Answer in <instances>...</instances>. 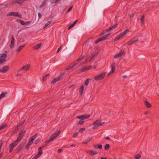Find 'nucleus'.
<instances>
[{"label": "nucleus", "mask_w": 159, "mask_h": 159, "mask_svg": "<svg viewBox=\"0 0 159 159\" xmlns=\"http://www.w3.org/2000/svg\"><path fill=\"white\" fill-rule=\"evenodd\" d=\"M6 124H3L1 126H0V130L3 129L5 127H6Z\"/></svg>", "instance_id": "obj_42"}, {"label": "nucleus", "mask_w": 159, "mask_h": 159, "mask_svg": "<svg viewBox=\"0 0 159 159\" xmlns=\"http://www.w3.org/2000/svg\"><path fill=\"white\" fill-rule=\"evenodd\" d=\"M40 154H39L38 153L37 154H36L34 157L36 158V159H37L39 157H40L41 156Z\"/></svg>", "instance_id": "obj_56"}, {"label": "nucleus", "mask_w": 159, "mask_h": 159, "mask_svg": "<svg viewBox=\"0 0 159 159\" xmlns=\"http://www.w3.org/2000/svg\"><path fill=\"white\" fill-rule=\"evenodd\" d=\"M9 68V67L8 66H4L2 69H0V72L3 73H6L8 71Z\"/></svg>", "instance_id": "obj_10"}, {"label": "nucleus", "mask_w": 159, "mask_h": 159, "mask_svg": "<svg viewBox=\"0 0 159 159\" xmlns=\"http://www.w3.org/2000/svg\"><path fill=\"white\" fill-rule=\"evenodd\" d=\"M11 41L10 45V47L11 48H12L14 47L15 43L14 37L13 35H12L11 36Z\"/></svg>", "instance_id": "obj_12"}, {"label": "nucleus", "mask_w": 159, "mask_h": 159, "mask_svg": "<svg viewBox=\"0 0 159 159\" xmlns=\"http://www.w3.org/2000/svg\"><path fill=\"white\" fill-rule=\"evenodd\" d=\"M37 134H36L34 136H31V138L32 139H33L34 140L36 139V138L37 137Z\"/></svg>", "instance_id": "obj_52"}, {"label": "nucleus", "mask_w": 159, "mask_h": 159, "mask_svg": "<svg viewBox=\"0 0 159 159\" xmlns=\"http://www.w3.org/2000/svg\"><path fill=\"white\" fill-rule=\"evenodd\" d=\"M78 133H75L73 136V137L74 138H75L78 136Z\"/></svg>", "instance_id": "obj_62"}, {"label": "nucleus", "mask_w": 159, "mask_h": 159, "mask_svg": "<svg viewBox=\"0 0 159 159\" xmlns=\"http://www.w3.org/2000/svg\"><path fill=\"white\" fill-rule=\"evenodd\" d=\"M40 139H37L34 142L35 144H36L37 143H38L40 141Z\"/></svg>", "instance_id": "obj_53"}, {"label": "nucleus", "mask_w": 159, "mask_h": 159, "mask_svg": "<svg viewBox=\"0 0 159 159\" xmlns=\"http://www.w3.org/2000/svg\"><path fill=\"white\" fill-rule=\"evenodd\" d=\"M90 115L84 114L81 116H78L77 118L81 120L87 119L90 117Z\"/></svg>", "instance_id": "obj_5"}, {"label": "nucleus", "mask_w": 159, "mask_h": 159, "mask_svg": "<svg viewBox=\"0 0 159 159\" xmlns=\"http://www.w3.org/2000/svg\"><path fill=\"white\" fill-rule=\"evenodd\" d=\"M109 148L110 145L109 144H106L104 147V149L106 150H107Z\"/></svg>", "instance_id": "obj_40"}, {"label": "nucleus", "mask_w": 159, "mask_h": 159, "mask_svg": "<svg viewBox=\"0 0 159 159\" xmlns=\"http://www.w3.org/2000/svg\"><path fill=\"white\" fill-rule=\"evenodd\" d=\"M60 132V131L59 130L58 132H55L52 134L50 137L49 140L45 141L40 148H41L42 149L43 148L47 145V143L51 142L55 139L59 135Z\"/></svg>", "instance_id": "obj_1"}, {"label": "nucleus", "mask_w": 159, "mask_h": 159, "mask_svg": "<svg viewBox=\"0 0 159 159\" xmlns=\"http://www.w3.org/2000/svg\"><path fill=\"white\" fill-rule=\"evenodd\" d=\"M111 71L107 74V76H110L111 74L114 73L115 70V64L114 62H113L111 64Z\"/></svg>", "instance_id": "obj_7"}, {"label": "nucleus", "mask_w": 159, "mask_h": 159, "mask_svg": "<svg viewBox=\"0 0 159 159\" xmlns=\"http://www.w3.org/2000/svg\"><path fill=\"white\" fill-rule=\"evenodd\" d=\"M25 121V120L21 119L20 122L17 124L20 126L23 124Z\"/></svg>", "instance_id": "obj_24"}, {"label": "nucleus", "mask_w": 159, "mask_h": 159, "mask_svg": "<svg viewBox=\"0 0 159 159\" xmlns=\"http://www.w3.org/2000/svg\"><path fill=\"white\" fill-rule=\"evenodd\" d=\"M25 46V44H24L23 45L20 46L17 49H16V52H20L24 47Z\"/></svg>", "instance_id": "obj_27"}, {"label": "nucleus", "mask_w": 159, "mask_h": 159, "mask_svg": "<svg viewBox=\"0 0 159 159\" xmlns=\"http://www.w3.org/2000/svg\"><path fill=\"white\" fill-rule=\"evenodd\" d=\"M17 144H16V143L13 142L10 144L9 147V152L11 153L13 149V148L15 146H16Z\"/></svg>", "instance_id": "obj_6"}, {"label": "nucleus", "mask_w": 159, "mask_h": 159, "mask_svg": "<svg viewBox=\"0 0 159 159\" xmlns=\"http://www.w3.org/2000/svg\"><path fill=\"white\" fill-rule=\"evenodd\" d=\"M19 22L22 25H28L30 23V21H28L26 22H25L22 20H20Z\"/></svg>", "instance_id": "obj_17"}, {"label": "nucleus", "mask_w": 159, "mask_h": 159, "mask_svg": "<svg viewBox=\"0 0 159 159\" xmlns=\"http://www.w3.org/2000/svg\"><path fill=\"white\" fill-rule=\"evenodd\" d=\"M7 16H16L20 18H22V16L20 15L18 12L12 11L8 13L7 15Z\"/></svg>", "instance_id": "obj_3"}, {"label": "nucleus", "mask_w": 159, "mask_h": 159, "mask_svg": "<svg viewBox=\"0 0 159 159\" xmlns=\"http://www.w3.org/2000/svg\"><path fill=\"white\" fill-rule=\"evenodd\" d=\"M110 34H105L101 38L102 39V40H105L110 35Z\"/></svg>", "instance_id": "obj_29"}, {"label": "nucleus", "mask_w": 159, "mask_h": 159, "mask_svg": "<svg viewBox=\"0 0 159 159\" xmlns=\"http://www.w3.org/2000/svg\"><path fill=\"white\" fill-rule=\"evenodd\" d=\"M42 148H41L39 147L38 148V152L39 154H40L41 155H42L43 153V152L42 150Z\"/></svg>", "instance_id": "obj_43"}, {"label": "nucleus", "mask_w": 159, "mask_h": 159, "mask_svg": "<svg viewBox=\"0 0 159 159\" xmlns=\"http://www.w3.org/2000/svg\"><path fill=\"white\" fill-rule=\"evenodd\" d=\"M77 64L78 63L77 62H74L73 65L70 64L68 66L66 67L65 69L66 70H69L70 68H74Z\"/></svg>", "instance_id": "obj_9"}, {"label": "nucleus", "mask_w": 159, "mask_h": 159, "mask_svg": "<svg viewBox=\"0 0 159 159\" xmlns=\"http://www.w3.org/2000/svg\"><path fill=\"white\" fill-rule=\"evenodd\" d=\"M40 154H39L38 153L37 154H36L34 157L36 158V159H37L39 157H40L41 156Z\"/></svg>", "instance_id": "obj_57"}, {"label": "nucleus", "mask_w": 159, "mask_h": 159, "mask_svg": "<svg viewBox=\"0 0 159 159\" xmlns=\"http://www.w3.org/2000/svg\"><path fill=\"white\" fill-rule=\"evenodd\" d=\"M7 55L6 53H4L2 54L0 57V59H4L7 57Z\"/></svg>", "instance_id": "obj_30"}, {"label": "nucleus", "mask_w": 159, "mask_h": 159, "mask_svg": "<svg viewBox=\"0 0 159 159\" xmlns=\"http://www.w3.org/2000/svg\"><path fill=\"white\" fill-rule=\"evenodd\" d=\"M64 74V72L61 73L58 77L54 78L53 80H52L51 82V84H54L56 83V82L60 80L63 76Z\"/></svg>", "instance_id": "obj_4"}, {"label": "nucleus", "mask_w": 159, "mask_h": 159, "mask_svg": "<svg viewBox=\"0 0 159 159\" xmlns=\"http://www.w3.org/2000/svg\"><path fill=\"white\" fill-rule=\"evenodd\" d=\"M7 93V92L2 93L0 95V99L4 97Z\"/></svg>", "instance_id": "obj_35"}, {"label": "nucleus", "mask_w": 159, "mask_h": 159, "mask_svg": "<svg viewBox=\"0 0 159 159\" xmlns=\"http://www.w3.org/2000/svg\"><path fill=\"white\" fill-rule=\"evenodd\" d=\"M75 25L73 24V23L71 25H70L68 27V30H70V29H71V28H72Z\"/></svg>", "instance_id": "obj_59"}, {"label": "nucleus", "mask_w": 159, "mask_h": 159, "mask_svg": "<svg viewBox=\"0 0 159 159\" xmlns=\"http://www.w3.org/2000/svg\"><path fill=\"white\" fill-rule=\"evenodd\" d=\"M129 30L128 29H126L123 32L120 34V38L125 35L127 33L129 32Z\"/></svg>", "instance_id": "obj_15"}, {"label": "nucleus", "mask_w": 159, "mask_h": 159, "mask_svg": "<svg viewBox=\"0 0 159 159\" xmlns=\"http://www.w3.org/2000/svg\"><path fill=\"white\" fill-rule=\"evenodd\" d=\"M102 39V38H99L96 41H95L94 42L95 44H97L98 43H99L100 42H101V41H103Z\"/></svg>", "instance_id": "obj_37"}, {"label": "nucleus", "mask_w": 159, "mask_h": 159, "mask_svg": "<svg viewBox=\"0 0 159 159\" xmlns=\"http://www.w3.org/2000/svg\"><path fill=\"white\" fill-rule=\"evenodd\" d=\"M98 153V152L96 151L91 150L89 151V153L91 156H93L94 155L97 154Z\"/></svg>", "instance_id": "obj_16"}, {"label": "nucleus", "mask_w": 159, "mask_h": 159, "mask_svg": "<svg viewBox=\"0 0 159 159\" xmlns=\"http://www.w3.org/2000/svg\"><path fill=\"white\" fill-rule=\"evenodd\" d=\"M40 154H39L38 153L37 154H36L34 157L36 158V159H37L39 157H40L41 156Z\"/></svg>", "instance_id": "obj_55"}, {"label": "nucleus", "mask_w": 159, "mask_h": 159, "mask_svg": "<svg viewBox=\"0 0 159 159\" xmlns=\"http://www.w3.org/2000/svg\"><path fill=\"white\" fill-rule=\"evenodd\" d=\"M83 57L82 56V55H81L79 57V58L77 59V60L76 61H75V62H77V61H80L81 60H82L83 59Z\"/></svg>", "instance_id": "obj_46"}, {"label": "nucleus", "mask_w": 159, "mask_h": 159, "mask_svg": "<svg viewBox=\"0 0 159 159\" xmlns=\"http://www.w3.org/2000/svg\"><path fill=\"white\" fill-rule=\"evenodd\" d=\"M25 142L24 141L22 142L21 143L19 146L17 148L16 150H17L16 152L17 153L19 152L22 149L25 144Z\"/></svg>", "instance_id": "obj_8"}, {"label": "nucleus", "mask_w": 159, "mask_h": 159, "mask_svg": "<svg viewBox=\"0 0 159 159\" xmlns=\"http://www.w3.org/2000/svg\"><path fill=\"white\" fill-rule=\"evenodd\" d=\"M125 54V52L124 51L121 50L120 51V57L122 56H124Z\"/></svg>", "instance_id": "obj_39"}, {"label": "nucleus", "mask_w": 159, "mask_h": 159, "mask_svg": "<svg viewBox=\"0 0 159 159\" xmlns=\"http://www.w3.org/2000/svg\"><path fill=\"white\" fill-rule=\"evenodd\" d=\"M22 138V137L19 136L18 137L17 139L16 140L14 141V142H15V143H16V144H17L20 141Z\"/></svg>", "instance_id": "obj_25"}, {"label": "nucleus", "mask_w": 159, "mask_h": 159, "mask_svg": "<svg viewBox=\"0 0 159 159\" xmlns=\"http://www.w3.org/2000/svg\"><path fill=\"white\" fill-rule=\"evenodd\" d=\"M73 6H71V7H70L69 8V9H68V10H67V11H66V13H68L73 8Z\"/></svg>", "instance_id": "obj_51"}, {"label": "nucleus", "mask_w": 159, "mask_h": 159, "mask_svg": "<svg viewBox=\"0 0 159 159\" xmlns=\"http://www.w3.org/2000/svg\"><path fill=\"white\" fill-rule=\"evenodd\" d=\"M34 140L33 139H32L31 138H30L29 139V143L32 144L33 143Z\"/></svg>", "instance_id": "obj_48"}, {"label": "nucleus", "mask_w": 159, "mask_h": 159, "mask_svg": "<svg viewBox=\"0 0 159 159\" xmlns=\"http://www.w3.org/2000/svg\"><path fill=\"white\" fill-rule=\"evenodd\" d=\"M98 127V126L97 125H95L93 127V129H97Z\"/></svg>", "instance_id": "obj_63"}, {"label": "nucleus", "mask_w": 159, "mask_h": 159, "mask_svg": "<svg viewBox=\"0 0 159 159\" xmlns=\"http://www.w3.org/2000/svg\"><path fill=\"white\" fill-rule=\"evenodd\" d=\"M93 147L95 148H98L99 149H102V145L101 144H97L94 145H93Z\"/></svg>", "instance_id": "obj_23"}, {"label": "nucleus", "mask_w": 159, "mask_h": 159, "mask_svg": "<svg viewBox=\"0 0 159 159\" xmlns=\"http://www.w3.org/2000/svg\"><path fill=\"white\" fill-rule=\"evenodd\" d=\"M30 67V65L29 64H27L25 65L22 67L21 69L19 70V71H21L22 70H25V71H27L29 70V68Z\"/></svg>", "instance_id": "obj_13"}, {"label": "nucleus", "mask_w": 159, "mask_h": 159, "mask_svg": "<svg viewBox=\"0 0 159 159\" xmlns=\"http://www.w3.org/2000/svg\"><path fill=\"white\" fill-rule=\"evenodd\" d=\"M92 67L91 66H86L83 67L80 69V72L82 73L84 71H87L89 69Z\"/></svg>", "instance_id": "obj_11"}, {"label": "nucleus", "mask_w": 159, "mask_h": 159, "mask_svg": "<svg viewBox=\"0 0 159 159\" xmlns=\"http://www.w3.org/2000/svg\"><path fill=\"white\" fill-rule=\"evenodd\" d=\"M19 127L20 126L19 125L17 124L16 126L14 128V129L13 130V133H14L16 132L19 129Z\"/></svg>", "instance_id": "obj_31"}, {"label": "nucleus", "mask_w": 159, "mask_h": 159, "mask_svg": "<svg viewBox=\"0 0 159 159\" xmlns=\"http://www.w3.org/2000/svg\"><path fill=\"white\" fill-rule=\"evenodd\" d=\"M25 132L26 131L25 130H22L19 132V136L23 138V137L24 135L25 134Z\"/></svg>", "instance_id": "obj_20"}, {"label": "nucleus", "mask_w": 159, "mask_h": 159, "mask_svg": "<svg viewBox=\"0 0 159 159\" xmlns=\"http://www.w3.org/2000/svg\"><path fill=\"white\" fill-rule=\"evenodd\" d=\"M52 21V20H51L50 21H48L45 24V27L47 26L48 25H50Z\"/></svg>", "instance_id": "obj_44"}, {"label": "nucleus", "mask_w": 159, "mask_h": 159, "mask_svg": "<svg viewBox=\"0 0 159 159\" xmlns=\"http://www.w3.org/2000/svg\"><path fill=\"white\" fill-rule=\"evenodd\" d=\"M84 86L83 85H81L80 90L79 92L80 95H82L83 93V91L84 90Z\"/></svg>", "instance_id": "obj_26"}, {"label": "nucleus", "mask_w": 159, "mask_h": 159, "mask_svg": "<svg viewBox=\"0 0 159 159\" xmlns=\"http://www.w3.org/2000/svg\"><path fill=\"white\" fill-rule=\"evenodd\" d=\"M47 2V0H44L42 3L40 5L39 7V8H41L43 7L45 5Z\"/></svg>", "instance_id": "obj_32"}, {"label": "nucleus", "mask_w": 159, "mask_h": 159, "mask_svg": "<svg viewBox=\"0 0 159 159\" xmlns=\"http://www.w3.org/2000/svg\"><path fill=\"white\" fill-rule=\"evenodd\" d=\"M41 43H40L37 44L35 47H33V49L34 50H37L39 49L41 45Z\"/></svg>", "instance_id": "obj_22"}, {"label": "nucleus", "mask_w": 159, "mask_h": 159, "mask_svg": "<svg viewBox=\"0 0 159 159\" xmlns=\"http://www.w3.org/2000/svg\"><path fill=\"white\" fill-rule=\"evenodd\" d=\"M84 122V121L82 120H80L79 121L77 124L80 125H82L83 124Z\"/></svg>", "instance_id": "obj_50"}, {"label": "nucleus", "mask_w": 159, "mask_h": 159, "mask_svg": "<svg viewBox=\"0 0 159 159\" xmlns=\"http://www.w3.org/2000/svg\"><path fill=\"white\" fill-rule=\"evenodd\" d=\"M144 104L148 108L152 106V105L148 102L146 101H144Z\"/></svg>", "instance_id": "obj_21"}, {"label": "nucleus", "mask_w": 159, "mask_h": 159, "mask_svg": "<svg viewBox=\"0 0 159 159\" xmlns=\"http://www.w3.org/2000/svg\"><path fill=\"white\" fill-rule=\"evenodd\" d=\"M85 128L84 127L80 129L79 130V132L80 133H82L84 130Z\"/></svg>", "instance_id": "obj_47"}, {"label": "nucleus", "mask_w": 159, "mask_h": 159, "mask_svg": "<svg viewBox=\"0 0 159 159\" xmlns=\"http://www.w3.org/2000/svg\"><path fill=\"white\" fill-rule=\"evenodd\" d=\"M89 79H87L85 82V83H84V84H85V85L86 86H87L88 85V84H89Z\"/></svg>", "instance_id": "obj_49"}, {"label": "nucleus", "mask_w": 159, "mask_h": 159, "mask_svg": "<svg viewBox=\"0 0 159 159\" xmlns=\"http://www.w3.org/2000/svg\"><path fill=\"white\" fill-rule=\"evenodd\" d=\"M119 39V35L117 36L114 39V41H116L117 40Z\"/></svg>", "instance_id": "obj_61"}, {"label": "nucleus", "mask_w": 159, "mask_h": 159, "mask_svg": "<svg viewBox=\"0 0 159 159\" xmlns=\"http://www.w3.org/2000/svg\"><path fill=\"white\" fill-rule=\"evenodd\" d=\"M6 61V59H0V64H3Z\"/></svg>", "instance_id": "obj_45"}, {"label": "nucleus", "mask_w": 159, "mask_h": 159, "mask_svg": "<svg viewBox=\"0 0 159 159\" xmlns=\"http://www.w3.org/2000/svg\"><path fill=\"white\" fill-rule=\"evenodd\" d=\"M141 157V155L139 154H138L134 156L135 159H139Z\"/></svg>", "instance_id": "obj_36"}, {"label": "nucleus", "mask_w": 159, "mask_h": 159, "mask_svg": "<svg viewBox=\"0 0 159 159\" xmlns=\"http://www.w3.org/2000/svg\"><path fill=\"white\" fill-rule=\"evenodd\" d=\"M106 72H102L100 73L97 76L94 77V79L96 80H99L104 79L106 75Z\"/></svg>", "instance_id": "obj_2"}, {"label": "nucleus", "mask_w": 159, "mask_h": 159, "mask_svg": "<svg viewBox=\"0 0 159 159\" xmlns=\"http://www.w3.org/2000/svg\"><path fill=\"white\" fill-rule=\"evenodd\" d=\"M40 154H39L38 153L37 154H36L34 157L36 158V159H37L39 157H40L41 156Z\"/></svg>", "instance_id": "obj_54"}, {"label": "nucleus", "mask_w": 159, "mask_h": 159, "mask_svg": "<svg viewBox=\"0 0 159 159\" xmlns=\"http://www.w3.org/2000/svg\"><path fill=\"white\" fill-rule=\"evenodd\" d=\"M104 122H99V120H96L95 122H94L93 123V125H97L98 127L101 125H102L104 124Z\"/></svg>", "instance_id": "obj_14"}, {"label": "nucleus", "mask_w": 159, "mask_h": 159, "mask_svg": "<svg viewBox=\"0 0 159 159\" xmlns=\"http://www.w3.org/2000/svg\"><path fill=\"white\" fill-rule=\"evenodd\" d=\"M139 41V39H137L135 40H133V39H132L129 41L127 43V45H130L131 44H132L133 43H135L138 42Z\"/></svg>", "instance_id": "obj_18"}, {"label": "nucleus", "mask_w": 159, "mask_h": 159, "mask_svg": "<svg viewBox=\"0 0 159 159\" xmlns=\"http://www.w3.org/2000/svg\"><path fill=\"white\" fill-rule=\"evenodd\" d=\"M144 17L145 16L144 15H143L142 16L141 18L140 19V21L141 23L142 24H144Z\"/></svg>", "instance_id": "obj_28"}, {"label": "nucleus", "mask_w": 159, "mask_h": 159, "mask_svg": "<svg viewBox=\"0 0 159 159\" xmlns=\"http://www.w3.org/2000/svg\"><path fill=\"white\" fill-rule=\"evenodd\" d=\"M110 31L109 28H108L107 29L104 30L102 33H101L100 35H102L105 33H106L107 32H108V31Z\"/></svg>", "instance_id": "obj_33"}, {"label": "nucleus", "mask_w": 159, "mask_h": 159, "mask_svg": "<svg viewBox=\"0 0 159 159\" xmlns=\"http://www.w3.org/2000/svg\"><path fill=\"white\" fill-rule=\"evenodd\" d=\"M40 154H39L38 153L37 154H36L34 157L36 158V159H37L39 157H40L41 156Z\"/></svg>", "instance_id": "obj_58"}, {"label": "nucleus", "mask_w": 159, "mask_h": 159, "mask_svg": "<svg viewBox=\"0 0 159 159\" xmlns=\"http://www.w3.org/2000/svg\"><path fill=\"white\" fill-rule=\"evenodd\" d=\"M92 140V139L91 138H89V140L87 141H85L84 142H83L82 143L85 144H87L89 143Z\"/></svg>", "instance_id": "obj_41"}, {"label": "nucleus", "mask_w": 159, "mask_h": 159, "mask_svg": "<svg viewBox=\"0 0 159 159\" xmlns=\"http://www.w3.org/2000/svg\"><path fill=\"white\" fill-rule=\"evenodd\" d=\"M31 144L28 143L25 146V148L26 150H28L29 149L30 146Z\"/></svg>", "instance_id": "obj_38"}, {"label": "nucleus", "mask_w": 159, "mask_h": 159, "mask_svg": "<svg viewBox=\"0 0 159 159\" xmlns=\"http://www.w3.org/2000/svg\"><path fill=\"white\" fill-rule=\"evenodd\" d=\"M25 1V0H16L13 1L12 2L13 3H17L20 4H21Z\"/></svg>", "instance_id": "obj_19"}, {"label": "nucleus", "mask_w": 159, "mask_h": 159, "mask_svg": "<svg viewBox=\"0 0 159 159\" xmlns=\"http://www.w3.org/2000/svg\"><path fill=\"white\" fill-rule=\"evenodd\" d=\"M117 25H118V24L116 23V24H115L113 25L112 27H109L108 28H109V30H111L114 29V28H115L116 27V26Z\"/></svg>", "instance_id": "obj_34"}, {"label": "nucleus", "mask_w": 159, "mask_h": 159, "mask_svg": "<svg viewBox=\"0 0 159 159\" xmlns=\"http://www.w3.org/2000/svg\"><path fill=\"white\" fill-rule=\"evenodd\" d=\"M114 57L115 59L119 57V52L116 55L114 56Z\"/></svg>", "instance_id": "obj_60"}, {"label": "nucleus", "mask_w": 159, "mask_h": 159, "mask_svg": "<svg viewBox=\"0 0 159 159\" xmlns=\"http://www.w3.org/2000/svg\"><path fill=\"white\" fill-rule=\"evenodd\" d=\"M135 13H134V12L132 13H131L130 14V17L131 18L133 17L135 15Z\"/></svg>", "instance_id": "obj_64"}]
</instances>
